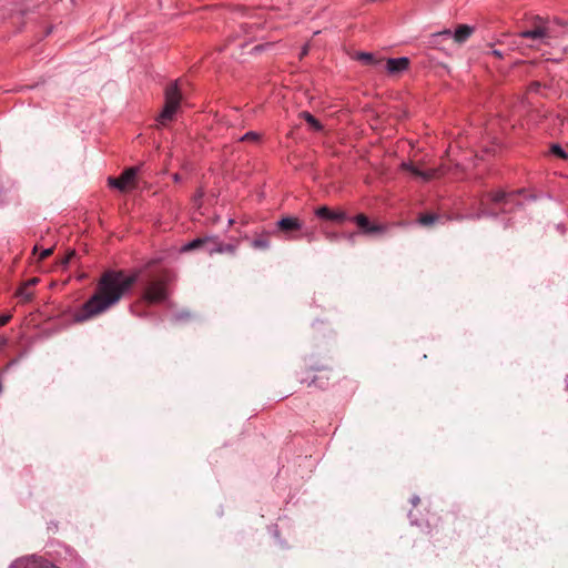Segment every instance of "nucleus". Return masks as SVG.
I'll return each instance as SVG.
<instances>
[{"instance_id": "obj_26", "label": "nucleus", "mask_w": 568, "mask_h": 568, "mask_svg": "<svg viewBox=\"0 0 568 568\" xmlns=\"http://www.w3.org/2000/svg\"><path fill=\"white\" fill-rule=\"evenodd\" d=\"M209 239H213V240H212L211 242H209V243H202V245L205 247V251H206V252H207V248H209V247H214V242H215V243H220V242L217 241V237H216V236H210Z\"/></svg>"}, {"instance_id": "obj_25", "label": "nucleus", "mask_w": 568, "mask_h": 568, "mask_svg": "<svg viewBox=\"0 0 568 568\" xmlns=\"http://www.w3.org/2000/svg\"><path fill=\"white\" fill-rule=\"evenodd\" d=\"M325 236L328 241L334 242V241H337L342 235L334 233V232H328L325 234Z\"/></svg>"}, {"instance_id": "obj_16", "label": "nucleus", "mask_w": 568, "mask_h": 568, "mask_svg": "<svg viewBox=\"0 0 568 568\" xmlns=\"http://www.w3.org/2000/svg\"><path fill=\"white\" fill-rule=\"evenodd\" d=\"M303 116L314 130L320 131L322 129L320 122L312 114L304 113Z\"/></svg>"}, {"instance_id": "obj_2", "label": "nucleus", "mask_w": 568, "mask_h": 568, "mask_svg": "<svg viewBox=\"0 0 568 568\" xmlns=\"http://www.w3.org/2000/svg\"><path fill=\"white\" fill-rule=\"evenodd\" d=\"M554 26L550 21L537 17L534 27L519 33V38L530 39L531 48H537L541 44H549L556 38Z\"/></svg>"}, {"instance_id": "obj_4", "label": "nucleus", "mask_w": 568, "mask_h": 568, "mask_svg": "<svg viewBox=\"0 0 568 568\" xmlns=\"http://www.w3.org/2000/svg\"><path fill=\"white\" fill-rule=\"evenodd\" d=\"M169 282L170 275L168 273H163L159 277L152 278L145 286V301H148L149 303L164 302L169 295Z\"/></svg>"}, {"instance_id": "obj_35", "label": "nucleus", "mask_w": 568, "mask_h": 568, "mask_svg": "<svg viewBox=\"0 0 568 568\" xmlns=\"http://www.w3.org/2000/svg\"><path fill=\"white\" fill-rule=\"evenodd\" d=\"M202 196H203V193H202V192H199V194H197V196H196L195 201L197 202V201H199V199H201Z\"/></svg>"}, {"instance_id": "obj_12", "label": "nucleus", "mask_w": 568, "mask_h": 568, "mask_svg": "<svg viewBox=\"0 0 568 568\" xmlns=\"http://www.w3.org/2000/svg\"><path fill=\"white\" fill-rule=\"evenodd\" d=\"M277 226L283 231L301 230L302 223L293 216H285L277 222Z\"/></svg>"}, {"instance_id": "obj_29", "label": "nucleus", "mask_w": 568, "mask_h": 568, "mask_svg": "<svg viewBox=\"0 0 568 568\" xmlns=\"http://www.w3.org/2000/svg\"><path fill=\"white\" fill-rule=\"evenodd\" d=\"M38 282H39V280L37 277H33V278H30L29 281H27L24 284H26V286L30 287L32 285H36Z\"/></svg>"}, {"instance_id": "obj_22", "label": "nucleus", "mask_w": 568, "mask_h": 568, "mask_svg": "<svg viewBox=\"0 0 568 568\" xmlns=\"http://www.w3.org/2000/svg\"><path fill=\"white\" fill-rule=\"evenodd\" d=\"M505 199H506V194L501 191H498L493 195V201L496 203L503 202V201H505Z\"/></svg>"}, {"instance_id": "obj_5", "label": "nucleus", "mask_w": 568, "mask_h": 568, "mask_svg": "<svg viewBox=\"0 0 568 568\" xmlns=\"http://www.w3.org/2000/svg\"><path fill=\"white\" fill-rule=\"evenodd\" d=\"M138 174L136 168H130L125 170L120 178L118 179H109V184L120 191L128 190L134 182L135 176Z\"/></svg>"}, {"instance_id": "obj_37", "label": "nucleus", "mask_w": 568, "mask_h": 568, "mask_svg": "<svg viewBox=\"0 0 568 568\" xmlns=\"http://www.w3.org/2000/svg\"><path fill=\"white\" fill-rule=\"evenodd\" d=\"M6 343H7V341H6V339H2V341L0 342V345H4Z\"/></svg>"}, {"instance_id": "obj_31", "label": "nucleus", "mask_w": 568, "mask_h": 568, "mask_svg": "<svg viewBox=\"0 0 568 568\" xmlns=\"http://www.w3.org/2000/svg\"><path fill=\"white\" fill-rule=\"evenodd\" d=\"M491 53L497 58H503V53L499 50H494Z\"/></svg>"}, {"instance_id": "obj_32", "label": "nucleus", "mask_w": 568, "mask_h": 568, "mask_svg": "<svg viewBox=\"0 0 568 568\" xmlns=\"http://www.w3.org/2000/svg\"><path fill=\"white\" fill-rule=\"evenodd\" d=\"M418 503H419V497L414 496V497L412 498V504H413L414 506H416Z\"/></svg>"}, {"instance_id": "obj_3", "label": "nucleus", "mask_w": 568, "mask_h": 568, "mask_svg": "<svg viewBox=\"0 0 568 568\" xmlns=\"http://www.w3.org/2000/svg\"><path fill=\"white\" fill-rule=\"evenodd\" d=\"M181 101L182 95L179 89V82L175 81L165 89L164 108L158 116L160 124L165 125L168 122L174 119L175 114L180 110Z\"/></svg>"}, {"instance_id": "obj_15", "label": "nucleus", "mask_w": 568, "mask_h": 568, "mask_svg": "<svg viewBox=\"0 0 568 568\" xmlns=\"http://www.w3.org/2000/svg\"><path fill=\"white\" fill-rule=\"evenodd\" d=\"M213 239H195L191 242H189L187 244H185L183 247H182V251L183 252H187V251H191V250H194L199 246H202V243H209L211 242Z\"/></svg>"}, {"instance_id": "obj_20", "label": "nucleus", "mask_w": 568, "mask_h": 568, "mask_svg": "<svg viewBox=\"0 0 568 568\" xmlns=\"http://www.w3.org/2000/svg\"><path fill=\"white\" fill-rule=\"evenodd\" d=\"M436 220H437V215L426 214V215H423L419 217V223L423 225H430V224L435 223Z\"/></svg>"}, {"instance_id": "obj_13", "label": "nucleus", "mask_w": 568, "mask_h": 568, "mask_svg": "<svg viewBox=\"0 0 568 568\" xmlns=\"http://www.w3.org/2000/svg\"><path fill=\"white\" fill-rule=\"evenodd\" d=\"M235 252V246L232 245V244H223V243H215L214 242V247H209L207 248V253L210 255L214 254V253H234Z\"/></svg>"}, {"instance_id": "obj_23", "label": "nucleus", "mask_w": 568, "mask_h": 568, "mask_svg": "<svg viewBox=\"0 0 568 568\" xmlns=\"http://www.w3.org/2000/svg\"><path fill=\"white\" fill-rule=\"evenodd\" d=\"M53 252V248L52 247H48V248H44L41 251L40 255H39V258L40 260H44L47 258L48 256H50Z\"/></svg>"}, {"instance_id": "obj_36", "label": "nucleus", "mask_w": 568, "mask_h": 568, "mask_svg": "<svg viewBox=\"0 0 568 568\" xmlns=\"http://www.w3.org/2000/svg\"><path fill=\"white\" fill-rule=\"evenodd\" d=\"M261 49H262V47L256 45V47H254V49H253V50L257 52V51H260Z\"/></svg>"}, {"instance_id": "obj_14", "label": "nucleus", "mask_w": 568, "mask_h": 568, "mask_svg": "<svg viewBox=\"0 0 568 568\" xmlns=\"http://www.w3.org/2000/svg\"><path fill=\"white\" fill-rule=\"evenodd\" d=\"M357 59L363 61L364 63L366 64H381L383 61L382 60H377L374 58V55L372 53H368V52H361L357 54Z\"/></svg>"}, {"instance_id": "obj_33", "label": "nucleus", "mask_w": 568, "mask_h": 568, "mask_svg": "<svg viewBox=\"0 0 568 568\" xmlns=\"http://www.w3.org/2000/svg\"><path fill=\"white\" fill-rule=\"evenodd\" d=\"M307 50H308L307 47H304L301 52V57L305 55L307 53Z\"/></svg>"}, {"instance_id": "obj_17", "label": "nucleus", "mask_w": 568, "mask_h": 568, "mask_svg": "<svg viewBox=\"0 0 568 568\" xmlns=\"http://www.w3.org/2000/svg\"><path fill=\"white\" fill-rule=\"evenodd\" d=\"M18 296L21 297L24 301H30L33 296L32 292L29 291V287L23 284L22 287L18 291Z\"/></svg>"}, {"instance_id": "obj_27", "label": "nucleus", "mask_w": 568, "mask_h": 568, "mask_svg": "<svg viewBox=\"0 0 568 568\" xmlns=\"http://www.w3.org/2000/svg\"><path fill=\"white\" fill-rule=\"evenodd\" d=\"M483 216H490V213L487 212V211H481L480 213H477V214H471L469 215L468 217L469 219H480Z\"/></svg>"}, {"instance_id": "obj_11", "label": "nucleus", "mask_w": 568, "mask_h": 568, "mask_svg": "<svg viewBox=\"0 0 568 568\" xmlns=\"http://www.w3.org/2000/svg\"><path fill=\"white\" fill-rule=\"evenodd\" d=\"M452 38V31L446 29L436 33H433L429 39L430 47L439 50L445 49V42Z\"/></svg>"}, {"instance_id": "obj_8", "label": "nucleus", "mask_w": 568, "mask_h": 568, "mask_svg": "<svg viewBox=\"0 0 568 568\" xmlns=\"http://www.w3.org/2000/svg\"><path fill=\"white\" fill-rule=\"evenodd\" d=\"M402 168L422 181H429L437 175V170L424 171L414 165L412 162H403Z\"/></svg>"}, {"instance_id": "obj_1", "label": "nucleus", "mask_w": 568, "mask_h": 568, "mask_svg": "<svg viewBox=\"0 0 568 568\" xmlns=\"http://www.w3.org/2000/svg\"><path fill=\"white\" fill-rule=\"evenodd\" d=\"M134 281L133 276H128L122 272L105 273L98 284L97 292L75 315V321H88L115 305L131 290Z\"/></svg>"}, {"instance_id": "obj_28", "label": "nucleus", "mask_w": 568, "mask_h": 568, "mask_svg": "<svg viewBox=\"0 0 568 568\" xmlns=\"http://www.w3.org/2000/svg\"><path fill=\"white\" fill-rule=\"evenodd\" d=\"M355 236H356V233H346V234L342 235V237L346 239L351 243L355 242Z\"/></svg>"}, {"instance_id": "obj_19", "label": "nucleus", "mask_w": 568, "mask_h": 568, "mask_svg": "<svg viewBox=\"0 0 568 568\" xmlns=\"http://www.w3.org/2000/svg\"><path fill=\"white\" fill-rule=\"evenodd\" d=\"M252 246L254 248L265 250V248H268L270 242L267 240H264V239H256V240H254L252 242Z\"/></svg>"}, {"instance_id": "obj_34", "label": "nucleus", "mask_w": 568, "mask_h": 568, "mask_svg": "<svg viewBox=\"0 0 568 568\" xmlns=\"http://www.w3.org/2000/svg\"><path fill=\"white\" fill-rule=\"evenodd\" d=\"M538 87H539V84H538V83H534V84L531 85L530 90H537V88H538Z\"/></svg>"}, {"instance_id": "obj_18", "label": "nucleus", "mask_w": 568, "mask_h": 568, "mask_svg": "<svg viewBox=\"0 0 568 568\" xmlns=\"http://www.w3.org/2000/svg\"><path fill=\"white\" fill-rule=\"evenodd\" d=\"M550 152L558 158H561V159L567 158L566 151L559 144L551 145Z\"/></svg>"}, {"instance_id": "obj_24", "label": "nucleus", "mask_w": 568, "mask_h": 568, "mask_svg": "<svg viewBox=\"0 0 568 568\" xmlns=\"http://www.w3.org/2000/svg\"><path fill=\"white\" fill-rule=\"evenodd\" d=\"M74 254H75L74 251H71L67 256H64L61 260V265L67 266L70 263V260L74 256Z\"/></svg>"}, {"instance_id": "obj_21", "label": "nucleus", "mask_w": 568, "mask_h": 568, "mask_svg": "<svg viewBox=\"0 0 568 568\" xmlns=\"http://www.w3.org/2000/svg\"><path fill=\"white\" fill-rule=\"evenodd\" d=\"M242 141H256L258 140V134L256 132H247L241 138Z\"/></svg>"}, {"instance_id": "obj_6", "label": "nucleus", "mask_w": 568, "mask_h": 568, "mask_svg": "<svg viewBox=\"0 0 568 568\" xmlns=\"http://www.w3.org/2000/svg\"><path fill=\"white\" fill-rule=\"evenodd\" d=\"M384 67L389 74H399L408 69L409 59L406 57L390 58L385 61Z\"/></svg>"}, {"instance_id": "obj_7", "label": "nucleus", "mask_w": 568, "mask_h": 568, "mask_svg": "<svg viewBox=\"0 0 568 568\" xmlns=\"http://www.w3.org/2000/svg\"><path fill=\"white\" fill-rule=\"evenodd\" d=\"M353 220L365 234H377L385 231V226L371 223L367 216L364 214H358Z\"/></svg>"}, {"instance_id": "obj_30", "label": "nucleus", "mask_w": 568, "mask_h": 568, "mask_svg": "<svg viewBox=\"0 0 568 568\" xmlns=\"http://www.w3.org/2000/svg\"><path fill=\"white\" fill-rule=\"evenodd\" d=\"M10 320V316H1L0 317V325H4L8 323V321Z\"/></svg>"}, {"instance_id": "obj_9", "label": "nucleus", "mask_w": 568, "mask_h": 568, "mask_svg": "<svg viewBox=\"0 0 568 568\" xmlns=\"http://www.w3.org/2000/svg\"><path fill=\"white\" fill-rule=\"evenodd\" d=\"M315 214L321 219L332 220L339 223L348 220V215L344 211H331L327 206H321L315 211Z\"/></svg>"}, {"instance_id": "obj_10", "label": "nucleus", "mask_w": 568, "mask_h": 568, "mask_svg": "<svg viewBox=\"0 0 568 568\" xmlns=\"http://www.w3.org/2000/svg\"><path fill=\"white\" fill-rule=\"evenodd\" d=\"M474 28L468 24H460L457 27V29L453 32L452 31V38L455 43L462 44L465 41L468 40V38L473 34Z\"/></svg>"}]
</instances>
